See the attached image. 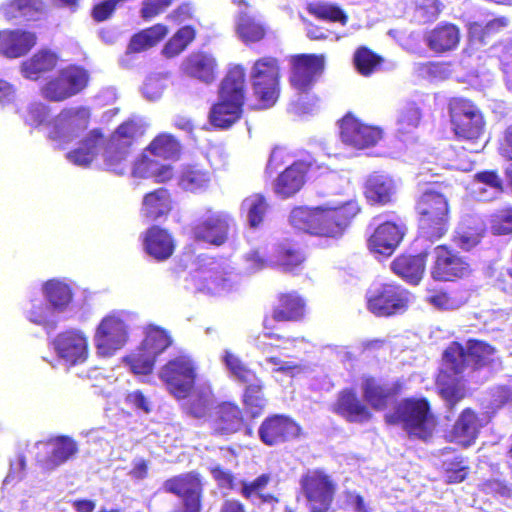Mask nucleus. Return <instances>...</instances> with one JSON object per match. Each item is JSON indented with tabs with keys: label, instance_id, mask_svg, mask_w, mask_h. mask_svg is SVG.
<instances>
[{
	"label": "nucleus",
	"instance_id": "a878e982",
	"mask_svg": "<svg viewBox=\"0 0 512 512\" xmlns=\"http://www.w3.org/2000/svg\"><path fill=\"white\" fill-rule=\"evenodd\" d=\"M403 235V226L390 221L382 223L369 238V249L375 254L389 256L396 249Z\"/></svg>",
	"mask_w": 512,
	"mask_h": 512
},
{
	"label": "nucleus",
	"instance_id": "a19ab883",
	"mask_svg": "<svg viewBox=\"0 0 512 512\" xmlns=\"http://www.w3.org/2000/svg\"><path fill=\"white\" fill-rule=\"evenodd\" d=\"M502 181L494 171H484L475 175L472 191L480 201H491L502 193Z\"/></svg>",
	"mask_w": 512,
	"mask_h": 512
},
{
	"label": "nucleus",
	"instance_id": "7ed1b4c3",
	"mask_svg": "<svg viewBox=\"0 0 512 512\" xmlns=\"http://www.w3.org/2000/svg\"><path fill=\"white\" fill-rule=\"evenodd\" d=\"M245 97V70L240 65L229 69L219 89V101L212 106L209 119L218 128H228L241 115Z\"/></svg>",
	"mask_w": 512,
	"mask_h": 512
},
{
	"label": "nucleus",
	"instance_id": "e433bc0d",
	"mask_svg": "<svg viewBox=\"0 0 512 512\" xmlns=\"http://www.w3.org/2000/svg\"><path fill=\"white\" fill-rule=\"evenodd\" d=\"M427 256L428 250L416 256H400L392 262L391 269L405 281L417 284L424 274Z\"/></svg>",
	"mask_w": 512,
	"mask_h": 512
},
{
	"label": "nucleus",
	"instance_id": "1a4fd4ad",
	"mask_svg": "<svg viewBox=\"0 0 512 512\" xmlns=\"http://www.w3.org/2000/svg\"><path fill=\"white\" fill-rule=\"evenodd\" d=\"M90 115L84 106L63 109L48 125L47 138L57 147L70 143L87 129Z\"/></svg>",
	"mask_w": 512,
	"mask_h": 512
},
{
	"label": "nucleus",
	"instance_id": "bf43d9fd",
	"mask_svg": "<svg viewBox=\"0 0 512 512\" xmlns=\"http://www.w3.org/2000/svg\"><path fill=\"white\" fill-rule=\"evenodd\" d=\"M469 298L467 291L440 292L428 298L429 303L441 310H456L464 306Z\"/></svg>",
	"mask_w": 512,
	"mask_h": 512
},
{
	"label": "nucleus",
	"instance_id": "b1692460",
	"mask_svg": "<svg viewBox=\"0 0 512 512\" xmlns=\"http://www.w3.org/2000/svg\"><path fill=\"white\" fill-rule=\"evenodd\" d=\"M258 432L262 442L272 446L298 436L300 427L287 416L275 415L267 418L261 424Z\"/></svg>",
	"mask_w": 512,
	"mask_h": 512
},
{
	"label": "nucleus",
	"instance_id": "864d4df0",
	"mask_svg": "<svg viewBox=\"0 0 512 512\" xmlns=\"http://www.w3.org/2000/svg\"><path fill=\"white\" fill-rule=\"evenodd\" d=\"M172 344V339L167 331L156 327H148L145 338L141 344L144 351L156 358Z\"/></svg>",
	"mask_w": 512,
	"mask_h": 512
},
{
	"label": "nucleus",
	"instance_id": "5701e85b",
	"mask_svg": "<svg viewBox=\"0 0 512 512\" xmlns=\"http://www.w3.org/2000/svg\"><path fill=\"white\" fill-rule=\"evenodd\" d=\"M382 137L377 127L365 125L351 115L345 116L340 124V138L346 145L364 149L375 145Z\"/></svg>",
	"mask_w": 512,
	"mask_h": 512
},
{
	"label": "nucleus",
	"instance_id": "f3484780",
	"mask_svg": "<svg viewBox=\"0 0 512 512\" xmlns=\"http://www.w3.org/2000/svg\"><path fill=\"white\" fill-rule=\"evenodd\" d=\"M35 459L37 464L46 471L57 467L72 459L78 453L77 442L69 436H58L48 441L36 443Z\"/></svg>",
	"mask_w": 512,
	"mask_h": 512
},
{
	"label": "nucleus",
	"instance_id": "bb28decb",
	"mask_svg": "<svg viewBox=\"0 0 512 512\" xmlns=\"http://www.w3.org/2000/svg\"><path fill=\"white\" fill-rule=\"evenodd\" d=\"M314 163L309 161H295L282 172L274 186L275 193L283 198L297 193L304 184L305 174L313 169Z\"/></svg>",
	"mask_w": 512,
	"mask_h": 512
},
{
	"label": "nucleus",
	"instance_id": "473e14b6",
	"mask_svg": "<svg viewBox=\"0 0 512 512\" xmlns=\"http://www.w3.org/2000/svg\"><path fill=\"white\" fill-rule=\"evenodd\" d=\"M242 415L239 408L232 403H222L210 415V425L218 434H232L242 426Z\"/></svg>",
	"mask_w": 512,
	"mask_h": 512
},
{
	"label": "nucleus",
	"instance_id": "39448f33",
	"mask_svg": "<svg viewBox=\"0 0 512 512\" xmlns=\"http://www.w3.org/2000/svg\"><path fill=\"white\" fill-rule=\"evenodd\" d=\"M272 328L271 320L266 318L264 320L265 331L254 341V346L264 356V360L259 363V366L263 369H270L272 373H282L286 376L294 377L302 371L301 365L295 361L281 359L279 356L274 355V351L289 349L298 339L286 338L268 331Z\"/></svg>",
	"mask_w": 512,
	"mask_h": 512
},
{
	"label": "nucleus",
	"instance_id": "4be33fe9",
	"mask_svg": "<svg viewBox=\"0 0 512 512\" xmlns=\"http://www.w3.org/2000/svg\"><path fill=\"white\" fill-rule=\"evenodd\" d=\"M164 488L181 499V504L173 512H200L201 484L197 475L186 474L169 479Z\"/></svg>",
	"mask_w": 512,
	"mask_h": 512
},
{
	"label": "nucleus",
	"instance_id": "79ce46f5",
	"mask_svg": "<svg viewBox=\"0 0 512 512\" xmlns=\"http://www.w3.org/2000/svg\"><path fill=\"white\" fill-rule=\"evenodd\" d=\"M211 182V173L198 166L184 167L177 177L178 186L192 193L207 190Z\"/></svg>",
	"mask_w": 512,
	"mask_h": 512
},
{
	"label": "nucleus",
	"instance_id": "6ab92c4d",
	"mask_svg": "<svg viewBox=\"0 0 512 512\" xmlns=\"http://www.w3.org/2000/svg\"><path fill=\"white\" fill-rule=\"evenodd\" d=\"M428 256L432 258L431 275L435 280L451 281L471 272L469 263L445 245L428 250Z\"/></svg>",
	"mask_w": 512,
	"mask_h": 512
},
{
	"label": "nucleus",
	"instance_id": "c9c22d12",
	"mask_svg": "<svg viewBox=\"0 0 512 512\" xmlns=\"http://www.w3.org/2000/svg\"><path fill=\"white\" fill-rule=\"evenodd\" d=\"M397 186L395 181L386 174L374 173L366 181V198L378 204H387L393 200Z\"/></svg>",
	"mask_w": 512,
	"mask_h": 512
},
{
	"label": "nucleus",
	"instance_id": "6e6d98bb",
	"mask_svg": "<svg viewBox=\"0 0 512 512\" xmlns=\"http://www.w3.org/2000/svg\"><path fill=\"white\" fill-rule=\"evenodd\" d=\"M421 111L415 102H406L401 106L397 116V131L401 134L412 133L419 125Z\"/></svg>",
	"mask_w": 512,
	"mask_h": 512
},
{
	"label": "nucleus",
	"instance_id": "c03bdc74",
	"mask_svg": "<svg viewBox=\"0 0 512 512\" xmlns=\"http://www.w3.org/2000/svg\"><path fill=\"white\" fill-rule=\"evenodd\" d=\"M304 312L305 301L295 292L286 293L280 296L279 304L273 310V320H298Z\"/></svg>",
	"mask_w": 512,
	"mask_h": 512
},
{
	"label": "nucleus",
	"instance_id": "f704fd0d",
	"mask_svg": "<svg viewBox=\"0 0 512 512\" xmlns=\"http://www.w3.org/2000/svg\"><path fill=\"white\" fill-rule=\"evenodd\" d=\"M460 41L459 29L453 24L438 25L425 35V42L435 53L456 49Z\"/></svg>",
	"mask_w": 512,
	"mask_h": 512
},
{
	"label": "nucleus",
	"instance_id": "412c9836",
	"mask_svg": "<svg viewBox=\"0 0 512 512\" xmlns=\"http://www.w3.org/2000/svg\"><path fill=\"white\" fill-rule=\"evenodd\" d=\"M324 56L302 54L292 60L290 84L296 92H309L324 69Z\"/></svg>",
	"mask_w": 512,
	"mask_h": 512
},
{
	"label": "nucleus",
	"instance_id": "4468645a",
	"mask_svg": "<svg viewBox=\"0 0 512 512\" xmlns=\"http://www.w3.org/2000/svg\"><path fill=\"white\" fill-rule=\"evenodd\" d=\"M88 73L83 68L70 66L62 69L41 89L44 98L60 102L82 91L88 83Z\"/></svg>",
	"mask_w": 512,
	"mask_h": 512
},
{
	"label": "nucleus",
	"instance_id": "4d7b16f0",
	"mask_svg": "<svg viewBox=\"0 0 512 512\" xmlns=\"http://www.w3.org/2000/svg\"><path fill=\"white\" fill-rule=\"evenodd\" d=\"M194 38L195 30L190 26H184L165 44L162 54L166 58L176 57L187 48Z\"/></svg>",
	"mask_w": 512,
	"mask_h": 512
},
{
	"label": "nucleus",
	"instance_id": "f8f14e48",
	"mask_svg": "<svg viewBox=\"0 0 512 512\" xmlns=\"http://www.w3.org/2000/svg\"><path fill=\"white\" fill-rule=\"evenodd\" d=\"M128 340V326L121 313L105 316L97 325L93 337L94 346L100 356L109 357L120 350Z\"/></svg>",
	"mask_w": 512,
	"mask_h": 512
},
{
	"label": "nucleus",
	"instance_id": "13d9d810",
	"mask_svg": "<svg viewBox=\"0 0 512 512\" xmlns=\"http://www.w3.org/2000/svg\"><path fill=\"white\" fill-rule=\"evenodd\" d=\"M365 400L375 409H383L387 404L390 390L374 378H366L362 384Z\"/></svg>",
	"mask_w": 512,
	"mask_h": 512
},
{
	"label": "nucleus",
	"instance_id": "e2e57ef3",
	"mask_svg": "<svg viewBox=\"0 0 512 512\" xmlns=\"http://www.w3.org/2000/svg\"><path fill=\"white\" fill-rule=\"evenodd\" d=\"M440 5L441 4L438 0H414V21L420 24H424L435 20L441 11Z\"/></svg>",
	"mask_w": 512,
	"mask_h": 512
},
{
	"label": "nucleus",
	"instance_id": "aec40b11",
	"mask_svg": "<svg viewBox=\"0 0 512 512\" xmlns=\"http://www.w3.org/2000/svg\"><path fill=\"white\" fill-rule=\"evenodd\" d=\"M53 346L58 358L65 365H80L88 358V340L79 329H69L59 333L53 341Z\"/></svg>",
	"mask_w": 512,
	"mask_h": 512
},
{
	"label": "nucleus",
	"instance_id": "0e129e2a",
	"mask_svg": "<svg viewBox=\"0 0 512 512\" xmlns=\"http://www.w3.org/2000/svg\"><path fill=\"white\" fill-rule=\"evenodd\" d=\"M307 11L321 20L338 21L346 24L347 16L337 6L328 3H310L307 5Z\"/></svg>",
	"mask_w": 512,
	"mask_h": 512
},
{
	"label": "nucleus",
	"instance_id": "7c9ffc66",
	"mask_svg": "<svg viewBox=\"0 0 512 512\" xmlns=\"http://www.w3.org/2000/svg\"><path fill=\"white\" fill-rule=\"evenodd\" d=\"M185 74L204 83L214 81L217 73L216 59L206 52L191 53L182 63Z\"/></svg>",
	"mask_w": 512,
	"mask_h": 512
},
{
	"label": "nucleus",
	"instance_id": "ddd939ff",
	"mask_svg": "<svg viewBox=\"0 0 512 512\" xmlns=\"http://www.w3.org/2000/svg\"><path fill=\"white\" fill-rule=\"evenodd\" d=\"M255 95L264 108L273 106L279 95V65L275 58L263 57L257 60L250 73Z\"/></svg>",
	"mask_w": 512,
	"mask_h": 512
},
{
	"label": "nucleus",
	"instance_id": "a18cd8bd",
	"mask_svg": "<svg viewBox=\"0 0 512 512\" xmlns=\"http://www.w3.org/2000/svg\"><path fill=\"white\" fill-rule=\"evenodd\" d=\"M238 37L246 44L258 42L264 38L266 29L262 21L247 12H240L236 20Z\"/></svg>",
	"mask_w": 512,
	"mask_h": 512
},
{
	"label": "nucleus",
	"instance_id": "3c124183",
	"mask_svg": "<svg viewBox=\"0 0 512 512\" xmlns=\"http://www.w3.org/2000/svg\"><path fill=\"white\" fill-rule=\"evenodd\" d=\"M304 261V255L296 244L286 242L277 246L271 263L278 265L285 271H293Z\"/></svg>",
	"mask_w": 512,
	"mask_h": 512
},
{
	"label": "nucleus",
	"instance_id": "de8ad7c7",
	"mask_svg": "<svg viewBox=\"0 0 512 512\" xmlns=\"http://www.w3.org/2000/svg\"><path fill=\"white\" fill-rule=\"evenodd\" d=\"M214 404L212 390L207 384L198 385L187 403V411L195 418H203Z\"/></svg>",
	"mask_w": 512,
	"mask_h": 512
},
{
	"label": "nucleus",
	"instance_id": "f03ea898",
	"mask_svg": "<svg viewBox=\"0 0 512 512\" xmlns=\"http://www.w3.org/2000/svg\"><path fill=\"white\" fill-rule=\"evenodd\" d=\"M494 353L495 349L492 346L478 340H468L465 346L453 342L444 351L445 373H450L455 379L448 382L445 380L446 376L442 375L438 384L440 394L449 408L465 395L464 385L460 379L486 366L493 360Z\"/></svg>",
	"mask_w": 512,
	"mask_h": 512
},
{
	"label": "nucleus",
	"instance_id": "58836bf2",
	"mask_svg": "<svg viewBox=\"0 0 512 512\" xmlns=\"http://www.w3.org/2000/svg\"><path fill=\"white\" fill-rule=\"evenodd\" d=\"M334 411L351 422H364L370 418L368 409L351 390H344L339 394Z\"/></svg>",
	"mask_w": 512,
	"mask_h": 512
},
{
	"label": "nucleus",
	"instance_id": "9b49d317",
	"mask_svg": "<svg viewBox=\"0 0 512 512\" xmlns=\"http://www.w3.org/2000/svg\"><path fill=\"white\" fill-rule=\"evenodd\" d=\"M367 307L377 316H390L404 312L411 300V294L394 284H379L367 292Z\"/></svg>",
	"mask_w": 512,
	"mask_h": 512
},
{
	"label": "nucleus",
	"instance_id": "423d86ee",
	"mask_svg": "<svg viewBox=\"0 0 512 512\" xmlns=\"http://www.w3.org/2000/svg\"><path fill=\"white\" fill-rule=\"evenodd\" d=\"M419 228L423 237L431 241L440 239L448 230V200L434 190L425 191L418 203Z\"/></svg>",
	"mask_w": 512,
	"mask_h": 512
},
{
	"label": "nucleus",
	"instance_id": "a211bd4d",
	"mask_svg": "<svg viewBox=\"0 0 512 512\" xmlns=\"http://www.w3.org/2000/svg\"><path fill=\"white\" fill-rule=\"evenodd\" d=\"M301 488L311 512H330L335 486L321 471H308L301 479Z\"/></svg>",
	"mask_w": 512,
	"mask_h": 512
},
{
	"label": "nucleus",
	"instance_id": "c756f323",
	"mask_svg": "<svg viewBox=\"0 0 512 512\" xmlns=\"http://www.w3.org/2000/svg\"><path fill=\"white\" fill-rule=\"evenodd\" d=\"M143 245L146 253L158 261L168 259L175 248L172 235L158 226H152L146 231Z\"/></svg>",
	"mask_w": 512,
	"mask_h": 512
},
{
	"label": "nucleus",
	"instance_id": "72a5a7b5",
	"mask_svg": "<svg viewBox=\"0 0 512 512\" xmlns=\"http://www.w3.org/2000/svg\"><path fill=\"white\" fill-rule=\"evenodd\" d=\"M157 157L151 156L147 151L133 165L132 174L138 178H153L156 182H166L173 177L170 164L160 162Z\"/></svg>",
	"mask_w": 512,
	"mask_h": 512
},
{
	"label": "nucleus",
	"instance_id": "2f4dec72",
	"mask_svg": "<svg viewBox=\"0 0 512 512\" xmlns=\"http://www.w3.org/2000/svg\"><path fill=\"white\" fill-rule=\"evenodd\" d=\"M485 423V418H479L473 410L467 408L462 411L454 424L452 438L461 445L469 446Z\"/></svg>",
	"mask_w": 512,
	"mask_h": 512
},
{
	"label": "nucleus",
	"instance_id": "09e8293b",
	"mask_svg": "<svg viewBox=\"0 0 512 512\" xmlns=\"http://www.w3.org/2000/svg\"><path fill=\"white\" fill-rule=\"evenodd\" d=\"M168 33L165 25L156 24L135 34L129 43L128 49L131 52H141L161 41Z\"/></svg>",
	"mask_w": 512,
	"mask_h": 512
},
{
	"label": "nucleus",
	"instance_id": "c85d7f7f",
	"mask_svg": "<svg viewBox=\"0 0 512 512\" xmlns=\"http://www.w3.org/2000/svg\"><path fill=\"white\" fill-rule=\"evenodd\" d=\"M25 318L46 331L56 329L64 316L54 309V307L45 299L32 298L24 309Z\"/></svg>",
	"mask_w": 512,
	"mask_h": 512
},
{
	"label": "nucleus",
	"instance_id": "680f3d73",
	"mask_svg": "<svg viewBox=\"0 0 512 512\" xmlns=\"http://www.w3.org/2000/svg\"><path fill=\"white\" fill-rule=\"evenodd\" d=\"M318 213V207L311 209L308 207H295L289 215V223L295 229L312 234L316 229L315 216Z\"/></svg>",
	"mask_w": 512,
	"mask_h": 512
},
{
	"label": "nucleus",
	"instance_id": "cd10ccee",
	"mask_svg": "<svg viewBox=\"0 0 512 512\" xmlns=\"http://www.w3.org/2000/svg\"><path fill=\"white\" fill-rule=\"evenodd\" d=\"M44 299L63 316L70 310L73 300V283L65 278H53L42 283Z\"/></svg>",
	"mask_w": 512,
	"mask_h": 512
},
{
	"label": "nucleus",
	"instance_id": "603ef678",
	"mask_svg": "<svg viewBox=\"0 0 512 512\" xmlns=\"http://www.w3.org/2000/svg\"><path fill=\"white\" fill-rule=\"evenodd\" d=\"M268 204L261 194L246 197L241 204V211L245 213L251 228H258L266 215Z\"/></svg>",
	"mask_w": 512,
	"mask_h": 512
},
{
	"label": "nucleus",
	"instance_id": "4c0bfd02",
	"mask_svg": "<svg viewBox=\"0 0 512 512\" xmlns=\"http://www.w3.org/2000/svg\"><path fill=\"white\" fill-rule=\"evenodd\" d=\"M171 209L172 200L170 193L165 188H159L144 196L141 214L148 221H155L167 216Z\"/></svg>",
	"mask_w": 512,
	"mask_h": 512
},
{
	"label": "nucleus",
	"instance_id": "dca6fc26",
	"mask_svg": "<svg viewBox=\"0 0 512 512\" xmlns=\"http://www.w3.org/2000/svg\"><path fill=\"white\" fill-rule=\"evenodd\" d=\"M360 208L356 201H349L337 207H318L314 235L336 237L342 234L348 222L354 218Z\"/></svg>",
	"mask_w": 512,
	"mask_h": 512
},
{
	"label": "nucleus",
	"instance_id": "052dcab7",
	"mask_svg": "<svg viewBox=\"0 0 512 512\" xmlns=\"http://www.w3.org/2000/svg\"><path fill=\"white\" fill-rule=\"evenodd\" d=\"M21 117L23 118L26 125L38 128L42 125H48L50 118V107L42 103L40 101H32L27 104L23 112L21 113Z\"/></svg>",
	"mask_w": 512,
	"mask_h": 512
},
{
	"label": "nucleus",
	"instance_id": "338daca9",
	"mask_svg": "<svg viewBox=\"0 0 512 512\" xmlns=\"http://www.w3.org/2000/svg\"><path fill=\"white\" fill-rule=\"evenodd\" d=\"M156 358L144 351L142 347L126 357V362L134 374L147 375L154 366Z\"/></svg>",
	"mask_w": 512,
	"mask_h": 512
},
{
	"label": "nucleus",
	"instance_id": "9d476101",
	"mask_svg": "<svg viewBox=\"0 0 512 512\" xmlns=\"http://www.w3.org/2000/svg\"><path fill=\"white\" fill-rule=\"evenodd\" d=\"M198 291L211 295H224L236 290L240 283L239 274L229 265L209 261L194 276Z\"/></svg>",
	"mask_w": 512,
	"mask_h": 512
},
{
	"label": "nucleus",
	"instance_id": "ea45409f",
	"mask_svg": "<svg viewBox=\"0 0 512 512\" xmlns=\"http://www.w3.org/2000/svg\"><path fill=\"white\" fill-rule=\"evenodd\" d=\"M41 9V0H12L0 6V18L19 22L35 20Z\"/></svg>",
	"mask_w": 512,
	"mask_h": 512
},
{
	"label": "nucleus",
	"instance_id": "2eb2a0df",
	"mask_svg": "<svg viewBox=\"0 0 512 512\" xmlns=\"http://www.w3.org/2000/svg\"><path fill=\"white\" fill-rule=\"evenodd\" d=\"M450 118L455 134L464 139L479 138L484 130L483 116L470 101L453 99L450 102Z\"/></svg>",
	"mask_w": 512,
	"mask_h": 512
},
{
	"label": "nucleus",
	"instance_id": "49530a36",
	"mask_svg": "<svg viewBox=\"0 0 512 512\" xmlns=\"http://www.w3.org/2000/svg\"><path fill=\"white\" fill-rule=\"evenodd\" d=\"M221 362L225 366L229 376L234 380L247 384L255 381L258 377L242 359L232 351L225 349L220 357Z\"/></svg>",
	"mask_w": 512,
	"mask_h": 512
},
{
	"label": "nucleus",
	"instance_id": "5fc2aeb1",
	"mask_svg": "<svg viewBox=\"0 0 512 512\" xmlns=\"http://www.w3.org/2000/svg\"><path fill=\"white\" fill-rule=\"evenodd\" d=\"M180 151L178 141L170 134H160L157 136L147 148V152L153 156L163 160L175 158Z\"/></svg>",
	"mask_w": 512,
	"mask_h": 512
},
{
	"label": "nucleus",
	"instance_id": "20e7f679",
	"mask_svg": "<svg viewBox=\"0 0 512 512\" xmlns=\"http://www.w3.org/2000/svg\"><path fill=\"white\" fill-rule=\"evenodd\" d=\"M385 419L389 424L401 425L410 437L424 441L432 436L436 427V419L425 399H405L392 413L386 414Z\"/></svg>",
	"mask_w": 512,
	"mask_h": 512
},
{
	"label": "nucleus",
	"instance_id": "69168bd1",
	"mask_svg": "<svg viewBox=\"0 0 512 512\" xmlns=\"http://www.w3.org/2000/svg\"><path fill=\"white\" fill-rule=\"evenodd\" d=\"M244 403L250 409L253 416H256L265 406V399L262 394V382L259 378L245 384Z\"/></svg>",
	"mask_w": 512,
	"mask_h": 512
},
{
	"label": "nucleus",
	"instance_id": "37998d69",
	"mask_svg": "<svg viewBox=\"0 0 512 512\" xmlns=\"http://www.w3.org/2000/svg\"><path fill=\"white\" fill-rule=\"evenodd\" d=\"M57 64V56L48 51L41 50L21 64L23 77L37 80L41 74L51 71Z\"/></svg>",
	"mask_w": 512,
	"mask_h": 512
},
{
	"label": "nucleus",
	"instance_id": "f257e3e1",
	"mask_svg": "<svg viewBox=\"0 0 512 512\" xmlns=\"http://www.w3.org/2000/svg\"><path fill=\"white\" fill-rule=\"evenodd\" d=\"M147 126L143 118L134 116L122 123L107 143L99 131L92 130L76 149L66 154V158L74 165L87 167L102 152L105 168L116 174H123L126 170L125 161L129 147L144 134Z\"/></svg>",
	"mask_w": 512,
	"mask_h": 512
},
{
	"label": "nucleus",
	"instance_id": "8fccbe9b",
	"mask_svg": "<svg viewBox=\"0 0 512 512\" xmlns=\"http://www.w3.org/2000/svg\"><path fill=\"white\" fill-rule=\"evenodd\" d=\"M271 482H273L271 474H261L253 481L242 482L240 493L244 498L251 501L258 499L265 503L276 502L277 499L272 494L264 493V490Z\"/></svg>",
	"mask_w": 512,
	"mask_h": 512
},
{
	"label": "nucleus",
	"instance_id": "393cba45",
	"mask_svg": "<svg viewBox=\"0 0 512 512\" xmlns=\"http://www.w3.org/2000/svg\"><path fill=\"white\" fill-rule=\"evenodd\" d=\"M36 44V35L22 29L1 31L0 55L16 59L26 55Z\"/></svg>",
	"mask_w": 512,
	"mask_h": 512
},
{
	"label": "nucleus",
	"instance_id": "0eeeda50",
	"mask_svg": "<svg viewBox=\"0 0 512 512\" xmlns=\"http://www.w3.org/2000/svg\"><path fill=\"white\" fill-rule=\"evenodd\" d=\"M197 370L196 361L182 352L163 365L158 376L170 394L177 399H184L195 385Z\"/></svg>",
	"mask_w": 512,
	"mask_h": 512
},
{
	"label": "nucleus",
	"instance_id": "774afa93",
	"mask_svg": "<svg viewBox=\"0 0 512 512\" xmlns=\"http://www.w3.org/2000/svg\"><path fill=\"white\" fill-rule=\"evenodd\" d=\"M380 57L366 47H360L354 55V64L362 75H370L380 64Z\"/></svg>",
	"mask_w": 512,
	"mask_h": 512
},
{
	"label": "nucleus",
	"instance_id": "6e6552de",
	"mask_svg": "<svg viewBox=\"0 0 512 512\" xmlns=\"http://www.w3.org/2000/svg\"><path fill=\"white\" fill-rule=\"evenodd\" d=\"M235 226V219L230 213L207 208L192 221L190 233L196 242L221 246L226 243Z\"/></svg>",
	"mask_w": 512,
	"mask_h": 512
}]
</instances>
